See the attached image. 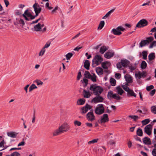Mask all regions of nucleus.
I'll return each mask as SVG.
<instances>
[{
    "instance_id": "nucleus-58",
    "label": "nucleus",
    "mask_w": 156,
    "mask_h": 156,
    "mask_svg": "<svg viewBox=\"0 0 156 156\" xmlns=\"http://www.w3.org/2000/svg\"><path fill=\"white\" fill-rule=\"evenodd\" d=\"M121 77V74L119 73H116L115 74V77L117 79H119Z\"/></svg>"
},
{
    "instance_id": "nucleus-57",
    "label": "nucleus",
    "mask_w": 156,
    "mask_h": 156,
    "mask_svg": "<svg viewBox=\"0 0 156 156\" xmlns=\"http://www.w3.org/2000/svg\"><path fill=\"white\" fill-rule=\"evenodd\" d=\"M24 139H23V141L19 143L18 145V146H23L25 145V142L24 141Z\"/></svg>"
},
{
    "instance_id": "nucleus-32",
    "label": "nucleus",
    "mask_w": 156,
    "mask_h": 156,
    "mask_svg": "<svg viewBox=\"0 0 156 156\" xmlns=\"http://www.w3.org/2000/svg\"><path fill=\"white\" fill-rule=\"evenodd\" d=\"M117 92L118 94L120 95H122L123 93L124 92L122 88L119 86L117 87L116 88Z\"/></svg>"
},
{
    "instance_id": "nucleus-60",
    "label": "nucleus",
    "mask_w": 156,
    "mask_h": 156,
    "mask_svg": "<svg viewBox=\"0 0 156 156\" xmlns=\"http://www.w3.org/2000/svg\"><path fill=\"white\" fill-rule=\"evenodd\" d=\"M49 4L48 2H47L45 4V6L46 8H47L51 10L53 9V7L51 6H49Z\"/></svg>"
},
{
    "instance_id": "nucleus-5",
    "label": "nucleus",
    "mask_w": 156,
    "mask_h": 156,
    "mask_svg": "<svg viewBox=\"0 0 156 156\" xmlns=\"http://www.w3.org/2000/svg\"><path fill=\"white\" fill-rule=\"evenodd\" d=\"M107 96L108 98L110 100L114 99L117 100H119L121 98V97L119 96L118 94H114L112 90L108 92Z\"/></svg>"
},
{
    "instance_id": "nucleus-30",
    "label": "nucleus",
    "mask_w": 156,
    "mask_h": 156,
    "mask_svg": "<svg viewBox=\"0 0 156 156\" xmlns=\"http://www.w3.org/2000/svg\"><path fill=\"white\" fill-rule=\"evenodd\" d=\"M115 9H113L110 11H109V12H108L104 16L103 18V19H106L107 17H109L110 15H111V14L114 11Z\"/></svg>"
},
{
    "instance_id": "nucleus-26",
    "label": "nucleus",
    "mask_w": 156,
    "mask_h": 156,
    "mask_svg": "<svg viewBox=\"0 0 156 156\" xmlns=\"http://www.w3.org/2000/svg\"><path fill=\"white\" fill-rule=\"evenodd\" d=\"M127 95L129 96H133L134 97H136V95L134 93L132 90L130 89L129 91L127 92Z\"/></svg>"
},
{
    "instance_id": "nucleus-14",
    "label": "nucleus",
    "mask_w": 156,
    "mask_h": 156,
    "mask_svg": "<svg viewBox=\"0 0 156 156\" xmlns=\"http://www.w3.org/2000/svg\"><path fill=\"white\" fill-rule=\"evenodd\" d=\"M91 106L88 104H86L85 106L82 107L80 110L82 114H83L86 113L89 110L91 109Z\"/></svg>"
},
{
    "instance_id": "nucleus-23",
    "label": "nucleus",
    "mask_w": 156,
    "mask_h": 156,
    "mask_svg": "<svg viewBox=\"0 0 156 156\" xmlns=\"http://www.w3.org/2000/svg\"><path fill=\"white\" fill-rule=\"evenodd\" d=\"M125 79L126 80L128 83H131L132 82V79L131 76L129 75H126L125 76Z\"/></svg>"
},
{
    "instance_id": "nucleus-29",
    "label": "nucleus",
    "mask_w": 156,
    "mask_h": 156,
    "mask_svg": "<svg viewBox=\"0 0 156 156\" xmlns=\"http://www.w3.org/2000/svg\"><path fill=\"white\" fill-rule=\"evenodd\" d=\"M83 92V97L84 98H88L90 96L91 94L89 91H87L85 90H84Z\"/></svg>"
},
{
    "instance_id": "nucleus-9",
    "label": "nucleus",
    "mask_w": 156,
    "mask_h": 156,
    "mask_svg": "<svg viewBox=\"0 0 156 156\" xmlns=\"http://www.w3.org/2000/svg\"><path fill=\"white\" fill-rule=\"evenodd\" d=\"M104 109L102 104H99L95 110V113L98 115H101L104 112Z\"/></svg>"
},
{
    "instance_id": "nucleus-12",
    "label": "nucleus",
    "mask_w": 156,
    "mask_h": 156,
    "mask_svg": "<svg viewBox=\"0 0 156 156\" xmlns=\"http://www.w3.org/2000/svg\"><path fill=\"white\" fill-rule=\"evenodd\" d=\"M147 73L145 71H143L142 72L139 71L135 74V77L138 79H140L142 77H145Z\"/></svg>"
},
{
    "instance_id": "nucleus-51",
    "label": "nucleus",
    "mask_w": 156,
    "mask_h": 156,
    "mask_svg": "<svg viewBox=\"0 0 156 156\" xmlns=\"http://www.w3.org/2000/svg\"><path fill=\"white\" fill-rule=\"evenodd\" d=\"M11 156H21L20 154L17 151H15L12 153Z\"/></svg>"
},
{
    "instance_id": "nucleus-19",
    "label": "nucleus",
    "mask_w": 156,
    "mask_h": 156,
    "mask_svg": "<svg viewBox=\"0 0 156 156\" xmlns=\"http://www.w3.org/2000/svg\"><path fill=\"white\" fill-rule=\"evenodd\" d=\"M108 120L109 119L108 115L106 114H104L101 119V122L105 123L108 122Z\"/></svg>"
},
{
    "instance_id": "nucleus-33",
    "label": "nucleus",
    "mask_w": 156,
    "mask_h": 156,
    "mask_svg": "<svg viewBox=\"0 0 156 156\" xmlns=\"http://www.w3.org/2000/svg\"><path fill=\"white\" fill-rule=\"evenodd\" d=\"M155 57V54L154 53H150L148 56V59L151 61L154 59Z\"/></svg>"
},
{
    "instance_id": "nucleus-48",
    "label": "nucleus",
    "mask_w": 156,
    "mask_h": 156,
    "mask_svg": "<svg viewBox=\"0 0 156 156\" xmlns=\"http://www.w3.org/2000/svg\"><path fill=\"white\" fill-rule=\"evenodd\" d=\"M156 46V41H154L151 43L149 46V48H153V47H155Z\"/></svg>"
},
{
    "instance_id": "nucleus-35",
    "label": "nucleus",
    "mask_w": 156,
    "mask_h": 156,
    "mask_svg": "<svg viewBox=\"0 0 156 156\" xmlns=\"http://www.w3.org/2000/svg\"><path fill=\"white\" fill-rule=\"evenodd\" d=\"M105 24V23L104 21H101L99 24L98 29L100 30L104 26Z\"/></svg>"
},
{
    "instance_id": "nucleus-15",
    "label": "nucleus",
    "mask_w": 156,
    "mask_h": 156,
    "mask_svg": "<svg viewBox=\"0 0 156 156\" xmlns=\"http://www.w3.org/2000/svg\"><path fill=\"white\" fill-rule=\"evenodd\" d=\"M97 96L94 98L92 101L95 103L102 102L104 100L103 98L100 96Z\"/></svg>"
},
{
    "instance_id": "nucleus-49",
    "label": "nucleus",
    "mask_w": 156,
    "mask_h": 156,
    "mask_svg": "<svg viewBox=\"0 0 156 156\" xmlns=\"http://www.w3.org/2000/svg\"><path fill=\"white\" fill-rule=\"evenodd\" d=\"M73 54L71 53H69L66 55V58L67 60H69L72 56Z\"/></svg>"
},
{
    "instance_id": "nucleus-39",
    "label": "nucleus",
    "mask_w": 156,
    "mask_h": 156,
    "mask_svg": "<svg viewBox=\"0 0 156 156\" xmlns=\"http://www.w3.org/2000/svg\"><path fill=\"white\" fill-rule=\"evenodd\" d=\"M110 83L111 85L113 86L116 85V81L115 80L112 78H111L110 80Z\"/></svg>"
},
{
    "instance_id": "nucleus-1",
    "label": "nucleus",
    "mask_w": 156,
    "mask_h": 156,
    "mask_svg": "<svg viewBox=\"0 0 156 156\" xmlns=\"http://www.w3.org/2000/svg\"><path fill=\"white\" fill-rule=\"evenodd\" d=\"M70 129V126L67 123L65 122L60 126L58 129L54 130L53 133V135L54 136H58L68 131Z\"/></svg>"
},
{
    "instance_id": "nucleus-18",
    "label": "nucleus",
    "mask_w": 156,
    "mask_h": 156,
    "mask_svg": "<svg viewBox=\"0 0 156 156\" xmlns=\"http://www.w3.org/2000/svg\"><path fill=\"white\" fill-rule=\"evenodd\" d=\"M33 7L34 9L35 12H37L40 13L41 11V8L40 7L39 5L36 3H35L33 6Z\"/></svg>"
},
{
    "instance_id": "nucleus-27",
    "label": "nucleus",
    "mask_w": 156,
    "mask_h": 156,
    "mask_svg": "<svg viewBox=\"0 0 156 156\" xmlns=\"http://www.w3.org/2000/svg\"><path fill=\"white\" fill-rule=\"evenodd\" d=\"M96 72L98 75H101L103 73V70L102 68L100 67L96 68Z\"/></svg>"
},
{
    "instance_id": "nucleus-45",
    "label": "nucleus",
    "mask_w": 156,
    "mask_h": 156,
    "mask_svg": "<svg viewBox=\"0 0 156 156\" xmlns=\"http://www.w3.org/2000/svg\"><path fill=\"white\" fill-rule=\"evenodd\" d=\"M142 56H143V58L144 59H146L147 58V52L146 51H143L142 52Z\"/></svg>"
},
{
    "instance_id": "nucleus-13",
    "label": "nucleus",
    "mask_w": 156,
    "mask_h": 156,
    "mask_svg": "<svg viewBox=\"0 0 156 156\" xmlns=\"http://www.w3.org/2000/svg\"><path fill=\"white\" fill-rule=\"evenodd\" d=\"M152 129V125L149 124L146 126L144 128V132L148 135H150L151 133Z\"/></svg>"
},
{
    "instance_id": "nucleus-20",
    "label": "nucleus",
    "mask_w": 156,
    "mask_h": 156,
    "mask_svg": "<svg viewBox=\"0 0 156 156\" xmlns=\"http://www.w3.org/2000/svg\"><path fill=\"white\" fill-rule=\"evenodd\" d=\"M143 142L144 144L147 145H151V141L150 139L147 137H145L143 139Z\"/></svg>"
},
{
    "instance_id": "nucleus-36",
    "label": "nucleus",
    "mask_w": 156,
    "mask_h": 156,
    "mask_svg": "<svg viewBox=\"0 0 156 156\" xmlns=\"http://www.w3.org/2000/svg\"><path fill=\"white\" fill-rule=\"evenodd\" d=\"M136 134L139 136H141L143 135V131L140 128H138L136 131Z\"/></svg>"
},
{
    "instance_id": "nucleus-59",
    "label": "nucleus",
    "mask_w": 156,
    "mask_h": 156,
    "mask_svg": "<svg viewBox=\"0 0 156 156\" xmlns=\"http://www.w3.org/2000/svg\"><path fill=\"white\" fill-rule=\"evenodd\" d=\"M154 88V87L153 85H151L149 86H148L147 87L146 90L147 91H149L153 89Z\"/></svg>"
},
{
    "instance_id": "nucleus-54",
    "label": "nucleus",
    "mask_w": 156,
    "mask_h": 156,
    "mask_svg": "<svg viewBox=\"0 0 156 156\" xmlns=\"http://www.w3.org/2000/svg\"><path fill=\"white\" fill-rule=\"evenodd\" d=\"M45 51V50L44 48H42L40 52L39 55L40 56H42Z\"/></svg>"
},
{
    "instance_id": "nucleus-17",
    "label": "nucleus",
    "mask_w": 156,
    "mask_h": 156,
    "mask_svg": "<svg viewBox=\"0 0 156 156\" xmlns=\"http://www.w3.org/2000/svg\"><path fill=\"white\" fill-rule=\"evenodd\" d=\"M17 20V19H16ZM15 25H17L19 24L21 26L23 27L25 24V23L23 19L21 18L18 19L17 20V22H14Z\"/></svg>"
},
{
    "instance_id": "nucleus-52",
    "label": "nucleus",
    "mask_w": 156,
    "mask_h": 156,
    "mask_svg": "<svg viewBox=\"0 0 156 156\" xmlns=\"http://www.w3.org/2000/svg\"><path fill=\"white\" fill-rule=\"evenodd\" d=\"M15 14L17 16H20L22 15V12L19 10H15Z\"/></svg>"
},
{
    "instance_id": "nucleus-2",
    "label": "nucleus",
    "mask_w": 156,
    "mask_h": 156,
    "mask_svg": "<svg viewBox=\"0 0 156 156\" xmlns=\"http://www.w3.org/2000/svg\"><path fill=\"white\" fill-rule=\"evenodd\" d=\"M90 89L93 91V94L96 96H100L104 90L101 87L96 84L91 85Z\"/></svg>"
},
{
    "instance_id": "nucleus-8",
    "label": "nucleus",
    "mask_w": 156,
    "mask_h": 156,
    "mask_svg": "<svg viewBox=\"0 0 156 156\" xmlns=\"http://www.w3.org/2000/svg\"><path fill=\"white\" fill-rule=\"evenodd\" d=\"M147 21L146 19H142L138 23L136 26V27L138 28L143 27L147 26Z\"/></svg>"
},
{
    "instance_id": "nucleus-37",
    "label": "nucleus",
    "mask_w": 156,
    "mask_h": 156,
    "mask_svg": "<svg viewBox=\"0 0 156 156\" xmlns=\"http://www.w3.org/2000/svg\"><path fill=\"white\" fill-rule=\"evenodd\" d=\"M96 78L97 76L94 73H93L92 75H91V76L90 77V79L93 82H95L96 81Z\"/></svg>"
},
{
    "instance_id": "nucleus-44",
    "label": "nucleus",
    "mask_w": 156,
    "mask_h": 156,
    "mask_svg": "<svg viewBox=\"0 0 156 156\" xmlns=\"http://www.w3.org/2000/svg\"><path fill=\"white\" fill-rule=\"evenodd\" d=\"M91 75L88 71H85L84 73L85 77L87 78L90 79Z\"/></svg>"
},
{
    "instance_id": "nucleus-11",
    "label": "nucleus",
    "mask_w": 156,
    "mask_h": 156,
    "mask_svg": "<svg viewBox=\"0 0 156 156\" xmlns=\"http://www.w3.org/2000/svg\"><path fill=\"white\" fill-rule=\"evenodd\" d=\"M86 117L89 121L92 122L95 119V117L93 112L88 113L86 115Z\"/></svg>"
},
{
    "instance_id": "nucleus-63",
    "label": "nucleus",
    "mask_w": 156,
    "mask_h": 156,
    "mask_svg": "<svg viewBox=\"0 0 156 156\" xmlns=\"http://www.w3.org/2000/svg\"><path fill=\"white\" fill-rule=\"evenodd\" d=\"M81 76V74L80 72H79L78 73V75L77 76V80H79Z\"/></svg>"
},
{
    "instance_id": "nucleus-40",
    "label": "nucleus",
    "mask_w": 156,
    "mask_h": 156,
    "mask_svg": "<svg viewBox=\"0 0 156 156\" xmlns=\"http://www.w3.org/2000/svg\"><path fill=\"white\" fill-rule=\"evenodd\" d=\"M85 100L84 99H80L77 101V104L78 105H81L84 104Z\"/></svg>"
},
{
    "instance_id": "nucleus-46",
    "label": "nucleus",
    "mask_w": 156,
    "mask_h": 156,
    "mask_svg": "<svg viewBox=\"0 0 156 156\" xmlns=\"http://www.w3.org/2000/svg\"><path fill=\"white\" fill-rule=\"evenodd\" d=\"M98 140V138L95 139L91 141H89L88 142V144H93L97 142Z\"/></svg>"
},
{
    "instance_id": "nucleus-28",
    "label": "nucleus",
    "mask_w": 156,
    "mask_h": 156,
    "mask_svg": "<svg viewBox=\"0 0 156 156\" xmlns=\"http://www.w3.org/2000/svg\"><path fill=\"white\" fill-rule=\"evenodd\" d=\"M108 49V48H107L105 46H102L101 47L99 51L101 54H103Z\"/></svg>"
},
{
    "instance_id": "nucleus-56",
    "label": "nucleus",
    "mask_w": 156,
    "mask_h": 156,
    "mask_svg": "<svg viewBox=\"0 0 156 156\" xmlns=\"http://www.w3.org/2000/svg\"><path fill=\"white\" fill-rule=\"evenodd\" d=\"M88 80L86 78H83L82 81L83 83H85V85H84V86H86L88 84Z\"/></svg>"
},
{
    "instance_id": "nucleus-31",
    "label": "nucleus",
    "mask_w": 156,
    "mask_h": 156,
    "mask_svg": "<svg viewBox=\"0 0 156 156\" xmlns=\"http://www.w3.org/2000/svg\"><path fill=\"white\" fill-rule=\"evenodd\" d=\"M129 117L131 118L132 119H133V121L135 122H136L138 119L140 118V117L137 115H129Z\"/></svg>"
},
{
    "instance_id": "nucleus-3",
    "label": "nucleus",
    "mask_w": 156,
    "mask_h": 156,
    "mask_svg": "<svg viewBox=\"0 0 156 156\" xmlns=\"http://www.w3.org/2000/svg\"><path fill=\"white\" fill-rule=\"evenodd\" d=\"M35 12V15L33 16L29 11L28 9H27L25 10L24 13L22 15V16L24 17L25 20L29 21L30 20L34 19L39 14V13L36 12V11Z\"/></svg>"
},
{
    "instance_id": "nucleus-34",
    "label": "nucleus",
    "mask_w": 156,
    "mask_h": 156,
    "mask_svg": "<svg viewBox=\"0 0 156 156\" xmlns=\"http://www.w3.org/2000/svg\"><path fill=\"white\" fill-rule=\"evenodd\" d=\"M110 64V63L109 62H104L102 63L101 64V66L102 67L106 69H108V67H107V65H109Z\"/></svg>"
},
{
    "instance_id": "nucleus-61",
    "label": "nucleus",
    "mask_w": 156,
    "mask_h": 156,
    "mask_svg": "<svg viewBox=\"0 0 156 156\" xmlns=\"http://www.w3.org/2000/svg\"><path fill=\"white\" fill-rule=\"evenodd\" d=\"M117 68L119 69H121V68L122 66L121 64V62H120L118 63L116 65Z\"/></svg>"
},
{
    "instance_id": "nucleus-6",
    "label": "nucleus",
    "mask_w": 156,
    "mask_h": 156,
    "mask_svg": "<svg viewBox=\"0 0 156 156\" xmlns=\"http://www.w3.org/2000/svg\"><path fill=\"white\" fill-rule=\"evenodd\" d=\"M154 39V37H147L146 40H143L141 41L139 44V47H142L146 45H148L149 43L152 41Z\"/></svg>"
},
{
    "instance_id": "nucleus-64",
    "label": "nucleus",
    "mask_w": 156,
    "mask_h": 156,
    "mask_svg": "<svg viewBox=\"0 0 156 156\" xmlns=\"http://www.w3.org/2000/svg\"><path fill=\"white\" fill-rule=\"evenodd\" d=\"M4 1L6 5V7H7L9 5V3L8 0H4Z\"/></svg>"
},
{
    "instance_id": "nucleus-53",
    "label": "nucleus",
    "mask_w": 156,
    "mask_h": 156,
    "mask_svg": "<svg viewBox=\"0 0 156 156\" xmlns=\"http://www.w3.org/2000/svg\"><path fill=\"white\" fill-rule=\"evenodd\" d=\"M75 126L77 125L78 126H80L81 124V122L77 120H75L74 122Z\"/></svg>"
},
{
    "instance_id": "nucleus-41",
    "label": "nucleus",
    "mask_w": 156,
    "mask_h": 156,
    "mask_svg": "<svg viewBox=\"0 0 156 156\" xmlns=\"http://www.w3.org/2000/svg\"><path fill=\"white\" fill-rule=\"evenodd\" d=\"M37 88V87L34 84H32L29 87V92H30L33 90Z\"/></svg>"
},
{
    "instance_id": "nucleus-38",
    "label": "nucleus",
    "mask_w": 156,
    "mask_h": 156,
    "mask_svg": "<svg viewBox=\"0 0 156 156\" xmlns=\"http://www.w3.org/2000/svg\"><path fill=\"white\" fill-rule=\"evenodd\" d=\"M147 66V64L145 61H142L141 64V68L142 69H145Z\"/></svg>"
},
{
    "instance_id": "nucleus-4",
    "label": "nucleus",
    "mask_w": 156,
    "mask_h": 156,
    "mask_svg": "<svg viewBox=\"0 0 156 156\" xmlns=\"http://www.w3.org/2000/svg\"><path fill=\"white\" fill-rule=\"evenodd\" d=\"M35 12V15L33 16L29 11L28 9H27L25 10L24 13L22 15V16L24 17L25 20L29 21L30 20L34 19L39 14V13L36 12V11Z\"/></svg>"
},
{
    "instance_id": "nucleus-50",
    "label": "nucleus",
    "mask_w": 156,
    "mask_h": 156,
    "mask_svg": "<svg viewBox=\"0 0 156 156\" xmlns=\"http://www.w3.org/2000/svg\"><path fill=\"white\" fill-rule=\"evenodd\" d=\"M122 87L123 89L127 92L130 90L129 88L126 85H123Z\"/></svg>"
},
{
    "instance_id": "nucleus-16",
    "label": "nucleus",
    "mask_w": 156,
    "mask_h": 156,
    "mask_svg": "<svg viewBox=\"0 0 156 156\" xmlns=\"http://www.w3.org/2000/svg\"><path fill=\"white\" fill-rule=\"evenodd\" d=\"M114 55V53L113 51H107L105 54L104 57L106 58L109 59L112 57Z\"/></svg>"
},
{
    "instance_id": "nucleus-7",
    "label": "nucleus",
    "mask_w": 156,
    "mask_h": 156,
    "mask_svg": "<svg viewBox=\"0 0 156 156\" xmlns=\"http://www.w3.org/2000/svg\"><path fill=\"white\" fill-rule=\"evenodd\" d=\"M125 29L121 26H119L116 29L114 28L112 30V32L115 35H119L122 33L121 31H124Z\"/></svg>"
},
{
    "instance_id": "nucleus-21",
    "label": "nucleus",
    "mask_w": 156,
    "mask_h": 156,
    "mask_svg": "<svg viewBox=\"0 0 156 156\" xmlns=\"http://www.w3.org/2000/svg\"><path fill=\"white\" fill-rule=\"evenodd\" d=\"M7 134L8 136L10 137L15 138L16 137L18 133L14 132H7Z\"/></svg>"
},
{
    "instance_id": "nucleus-43",
    "label": "nucleus",
    "mask_w": 156,
    "mask_h": 156,
    "mask_svg": "<svg viewBox=\"0 0 156 156\" xmlns=\"http://www.w3.org/2000/svg\"><path fill=\"white\" fill-rule=\"evenodd\" d=\"M150 119H146L141 122L142 123L143 125H144L147 124L150 122Z\"/></svg>"
},
{
    "instance_id": "nucleus-25",
    "label": "nucleus",
    "mask_w": 156,
    "mask_h": 156,
    "mask_svg": "<svg viewBox=\"0 0 156 156\" xmlns=\"http://www.w3.org/2000/svg\"><path fill=\"white\" fill-rule=\"evenodd\" d=\"M84 68L87 70H89L90 69V63L89 60H86L85 61L84 63Z\"/></svg>"
},
{
    "instance_id": "nucleus-55",
    "label": "nucleus",
    "mask_w": 156,
    "mask_h": 156,
    "mask_svg": "<svg viewBox=\"0 0 156 156\" xmlns=\"http://www.w3.org/2000/svg\"><path fill=\"white\" fill-rule=\"evenodd\" d=\"M151 112L154 114H156V106H153L151 108Z\"/></svg>"
},
{
    "instance_id": "nucleus-47",
    "label": "nucleus",
    "mask_w": 156,
    "mask_h": 156,
    "mask_svg": "<svg viewBox=\"0 0 156 156\" xmlns=\"http://www.w3.org/2000/svg\"><path fill=\"white\" fill-rule=\"evenodd\" d=\"M34 82L37 83V85H42L43 84V82L40 80H36L34 81Z\"/></svg>"
},
{
    "instance_id": "nucleus-24",
    "label": "nucleus",
    "mask_w": 156,
    "mask_h": 156,
    "mask_svg": "<svg viewBox=\"0 0 156 156\" xmlns=\"http://www.w3.org/2000/svg\"><path fill=\"white\" fill-rule=\"evenodd\" d=\"M34 30L36 31H42L41 30V24L38 23L34 27Z\"/></svg>"
},
{
    "instance_id": "nucleus-62",
    "label": "nucleus",
    "mask_w": 156,
    "mask_h": 156,
    "mask_svg": "<svg viewBox=\"0 0 156 156\" xmlns=\"http://www.w3.org/2000/svg\"><path fill=\"white\" fill-rule=\"evenodd\" d=\"M156 91L155 89H153L150 92V95L151 96H153L155 94Z\"/></svg>"
},
{
    "instance_id": "nucleus-42",
    "label": "nucleus",
    "mask_w": 156,
    "mask_h": 156,
    "mask_svg": "<svg viewBox=\"0 0 156 156\" xmlns=\"http://www.w3.org/2000/svg\"><path fill=\"white\" fill-rule=\"evenodd\" d=\"M154 148L153 149L152 151V154L153 156H156V144L154 145Z\"/></svg>"
},
{
    "instance_id": "nucleus-22",
    "label": "nucleus",
    "mask_w": 156,
    "mask_h": 156,
    "mask_svg": "<svg viewBox=\"0 0 156 156\" xmlns=\"http://www.w3.org/2000/svg\"><path fill=\"white\" fill-rule=\"evenodd\" d=\"M121 61L122 66L124 67H127L129 63V62L126 59L122 60Z\"/></svg>"
},
{
    "instance_id": "nucleus-10",
    "label": "nucleus",
    "mask_w": 156,
    "mask_h": 156,
    "mask_svg": "<svg viewBox=\"0 0 156 156\" xmlns=\"http://www.w3.org/2000/svg\"><path fill=\"white\" fill-rule=\"evenodd\" d=\"M103 61V59L101 56L97 55L95 56L92 62H94V63L98 65L101 64Z\"/></svg>"
}]
</instances>
